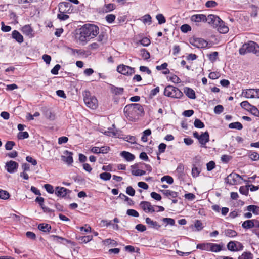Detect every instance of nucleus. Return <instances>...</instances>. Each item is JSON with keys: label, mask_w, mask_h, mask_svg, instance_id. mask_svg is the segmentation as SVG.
<instances>
[{"label": "nucleus", "mask_w": 259, "mask_h": 259, "mask_svg": "<svg viewBox=\"0 0 259 259\" xmlns=\"http://www.w3.org/2000/svg\"><path fill=\"white\" fill-rule=\"evenodd\" d=\"M143 107L137 103L127 105L124 108V113L126 118L130 121H136L143 113Z\"/></svg>", "instance_id": "nucleus-1"}, {"label": "nucleus", "mask_w": 259, "mask_h": 259, "mask_svg": "<svg viewBox=\"0 0 259 259\" xmlns=\"http://www.w3.org/2000/svg\"><path fill=\"white\" fill-rule=\"evenodd\" d=\"M81 28L89 39L95 38L99 33V27L94 24H85Z\"/></svg>", "instance_id": "nucleus-2"}, {"label": "nucleus", "mask_w": 259, "mask_h": 259, "mask_svg": "<svg viewBox=\"0 0 259 259\" xmlns=\"http://www.w3.org/2000/svg\"><path fill=\"white\" fill-rule=\"evenodd\" d=\"M83 100L85 104L89 108L95 109L98 107V101L95 96H92L89 91L83 93Z\"/></svg>", "instance_id": "nucleus-3"}, {"label": "nucleus", "mask_w": 259, "mask_h": 259, "mask_svg": "<svg viewBox=\"0 0 259 259\" xmlns=\"http://www.w3.org/2000/svg\"><path fill=\"white\" fill-rule=\"evenodd\" d=\"M164 94L173 98H181L183 95V93L178 88L172 85L167 86L165 88Z\"/></svg>", "instance_id": "nucleus-4"}, {"label": "nucleus", "mask_w": 259, "mask_h": 259, "mask_svg": "<svg viewBox=\"0 0 259 259\" xmlns=\"http://www.w3.org/2000/svg\"><path fill=\"white\" fill-rule=\"evenodd\" d=\"M193 136L197 139L199 142L202 147H205V145L209 141V135L207 132L202 133L200 135L197 132H195L193 134Z\"/></svg>", "instance_id": "nucleus-5"}, {"label": "nucleus", "mask_w": 259, "mask_h": 259, "mask_svg": "<svg viewBox=\"0 0 259 259\" xmlns=\"http://www.w3.org/2000/svg\"><path fill=\"white\" fill-rule=\"evenodd\" d=\"M242 95L246 98H259V89L243 90Z\"/></svg>", "instance_id": "nucleus-6"}, {"label": "nucleus", "mask_w": 259, "mask_h": 259, "mask_svg": "<svg viewBox=\"0 0 259 259\" xmlns=\"http://www.w3.org/2000/svg\"><path fill=\"white\" fill-rule=\"evenodd\" d=\"M242 178L236 173H231L227 176L226 182L230 185H238L241 183Z\"/></svg>", "instance_id": "nucleus-7"}, {"label": "nucleus", "mask_w": 259, "mask_h": 259, "mask_svg": "<svg viewBox=\"0 0 259 259\" xmlns=\"http://www.w3.org/2000/svg\"><path fill=\"white\" fill-rule=\"evenodd\" d=\"M117 71L125 75H131L135 73V69L123 64L119 65L117 67Z\"/></svg>", "instance_id": "nucleus-8"}, {"label": "nucleus", "mask_w": 259, "mask_h": 259, "mask_svg": "<svg viewBox=\"0 0 259 259\" xmlns=\"http://www.w3.org/2000/svg\"><path fill=\"white\" fill-rule=\"evenodd\" d=\"M227 247L229 250L234 252L242 250L244 247L241 243L233 241H230L228 243Z\"/></svg>", "instance_id": "nucleus-9"}, {"label": "nucleus", "mask_w": 259, "mask_h": 259, "mask_svg": "<svg viewBox=\"0 0 259 259\" xmlns=\"http://www.w3.org/2000/svg\"><path fill=\"white\" fill-rule=\"evenodd\" d=\"M190 42L193 46L198 48H205L208 45L206 41L201 38H191L190 40Z\"/></svg>", "instance_id": "nucleus-10"}, {"label": "nucleus", "mask_w": 259, "mask_h": 259, "mask_svg": "<svg viewBox=\"0 0 259 259\" xmlns=\"http://www.w3.org/2000/svg\"><path fill=\"white\" fill-rule=\"evenodd\" d=\"M205 22H207L209 24L216 27L217 26L221 23V19L217 16L210 14L207 17H206V20Z\"/></svg>", "instance_id": "nucleus-11"}, {"label": "nucleus", "mask_w": 259, "mask_h": 259, "mask_svg": "<svg viewBox=\"0 0 259 259\" xmlns=\"http://www.w3.org/2000/svg\"><path fill=\"white\" fill-rule=\"evenodd\" d=\"M140 205L142 209L146 212H154V205H152L151 203L148 201H142Z\"/></svg>", "instance_id": "nucleus-12"}, {"label": "nucleus", "mask_w": 259, "mask_h": 259, "mask_svg": "<svg viewBox=\"0 0 259 259\" xmlns=\"http://www.w3.org/2000/svg\"><path fill=\"white\" fill-rule=\"evenodd\" d=\"M5 167L8 172L14 173L17 171L18 167V163L11 160L6 163Z\"/></svg>", "instance_id": "nucleus-13"}, {"label": "nucleus", "mask_w": 259, "mask_h": 259, "mask_svg": "<svg viewBox=\"0 0 259 259\" xmlns=\"http://www.w3.org/2000/svg\"><path fill=\"white\" fill-rule=\"evenodd\" d=\"M64 154V155L61 156V159L68 165H71L73 162L72 153L66 150Z\"/></svg>", "instance_id": "nucleus-14"}, {"label": "nucleus", "mask_w": 259, "mask_h": 259, "mask_svg": "<svg viewBox=\"0 0 259 259\" xmlns=\"http://www.w3.org/2000/svg\"><path fill=\"white\" fill-rule=\"evenodd\" d=\"M83 33L84 32L81 28H80L79 34L76 36L77 42L81 45H85L90 40L87 35Z\"/></svg>", "instance_id": "nucleus-15"}, {"label": "nucleus", "mask_w": 259, "mask_h": 259, "mask_svg": "<svg viewBox=\"0 0 259 259\" xmlns=\"http://www.w3.org/2000/svg\"><path fill=\"white\" fill-rule=\"evenodd\" d=\"M70 191L64 187H57L56 188L55 194L58 197H65Z\"/></svg>", "instance_id": "nucleus-16"}, {"label": "nucleus", "mask_w": 259, "mask_h": 259, "mask_svg": "<svg viewBox=\"0 0 259 259\" xmlns=\"http://www.w3.org/2000/svg\"><path fill=\"white\" fill-rule=\"evenodd\" d=\"M191 21L196 23L205 22L206 20V16L204 14H195L191 17Z\"/></svg>", "instance_id": "nucleus-17"}, {"label": "nucleus", "mask_w": 259, "mask_h": 259, "mask_svg": "<svg viewBox=\"0 0 259 259\" xmlns=\"http://www.w3.org/2000/svg\"><path fill=\"white\" fill-rule=\"evenodd\" d=\"M247 46L248 49V53H253L254 54H256L257 49L259 48V46L257 45L256 43L254 41H249L248 43H247Z\"/></svg>", "instance_id": "nucleus-18"}, {"label": "nucleus", "mask_w": 259, "mask_h": 259, "mask_svg": "<svg viewBox=\"0 0 259 259\" xmlns=\"http://www.w3.org/2000/svg\"><path fill=\"white\" fill-rule=\"evenodd\" d=\"M145 221L146 224H148L150 228L158 230L161 227V225H159L157 222L152 220L149 218H147L145 220Z\"/></svg>", "instance_id": "nucleus-19"}, {"label": "nucleus", "mask_w": 259, "mask_h": 259, "mask_svg": "<svg viewBox=\"0 0 259 259\" xmlns=\"http://www.w3.org/2000/svg\"><path fill=\"white\" fill-rule=\"evenodd\" d=\"M115 9V5L114 4L110 3L105 4L100 10V12L103 13H108L114 10Z\"/></svg>", "instance_id": "nucleus-20"}, {"label": "nucleus", "mask_w": 259, "mask_h": 259, "mask_svg": "<svg viewBox=\"0 0 259 259\" xmlns=\"http://www.w3.org/2000/svg\"><path fill=\"white\" fill-rule=\"evenodd\" d=\"M184 92L190 99H195L196 98L195 92L193 89L186 87L184 89Z\"/></svg>", "instance_id": "nucleus-21"}, {"label": "nucleus", "mask_w": 259, "mask_h": 259, "mask_svg": "<svg viewBox=\"0 0 259 259\" xmlns=\"http://www.w3.org/2000/svg\"><path fill=\"white\" fill-rule=\"evenodd\" d=\"M120 155L127 161H133L135 158V156L133 154L127 151H122Z\"/></svg>", "instance_id": "nucleus-22"}, {"label": "nucleus", "mask_w": 259, "mask_h": 259, "mask_svg": "<svg viewBox=\"0 0 259 259\" xmlns=\"http://www.w3.org/2000/svg\"><path fill=\"white\" fill-rule=\"evenodd\" d=\"M12 36L19 43H22L23 41V36L17 30H14L12 32Z\"/></svg>", "instance_id": "nucleus-23"}, {"label": "nucleus", "mask_w": 259, "mask_h": 259, "mask_svg": "<svg viewBox=\"0 0 259 259\" xmlns=\"http://www.w3.org/2000/svg\"><path fill=\"white\" fill-rule=\"evenodd\" d=\"M160 192H161L163 194H164L166 197H171L172 198H176L178 196V193L171 191L169 190H160Z\"/></svg>", "instance_id": "nucleus-24"}, {"label": "nucleus", "mask_w": 259, "mask_h": 259, "mask_svg": "<svg viewBox=\"0 0 259 259\" xmlns=\"http://www.w3.org/2000/svg\"><path fill=\"white\" fill-rule=\"evenodd\" d=\"M216 27H218V31L221 33H226L229 31L228 27L225 25L222 20L221 23H220L219 25L217 26Z\"/></svg>", "instance_id": "nucleus-25"}, {"label": "nucleus", "mask_w": 259, "mask_h": 259, "mask_svg": "<svg viewBox=\"0 0 259 259\" xmlns=\"http://www.w3.org/2000/svg\"><path fill=\"white\" fill-rule=\"evenodd\" d=\"M223 246L220 244L210 243V250L211 252H218L222 250Z\"/></svg>", "instance_id": "nucleus-26"}, {"label": "nucleus", "mask_w": 259, "mask_h": 259, "mask_svg": "<svg viewBox=\"0 0 259 259\" xmlns=\"http://www.w3.org/2000/svg\"><path fill=\"white\" fill-rule=\"evenodd\" d=\"M132 171L131 172L133 175L136 176H140L144 175L146 173L145 171L139 169H136L135 167V166H132Z\"/></svg>", "instance_id": "nucleus-27"}, {"label": "nucleus", "mask_w": 259, "mask_h": 259, "mask_svg": "<svg viewBox=\"0 0 259 259\" xmlns=\"http://www.w3.org/2000/svg\"><path fill=\"white\" fill-rule=\"evenodd\" d=\"M44 114L45 117L50 120H54L55 118V114L49 109H47L46 111H45L44 112Z\"/></svg>", "instance_id": "nucleus-28"}, {"label": "nucleus", "mask_w": 259, "mask_h": 259, "mask_svg": "<svg viewBox=\"0 0 259 259\" xmlns=\"http://www.w3.org/2000/svg\"><path fill=\"white\" fill-rule=\"evenodd\" d=\"M38 228L44 232H48L50 231L51 227L48 224L42 223L38 225Z\"/></svg>", "instance_id": "nucleus-29"}, {"label": "nucleus", "mask_w": 259, "mask_h": 259, "mask_svg": "<svg viewBox=\"0 0 259 259\" xmlns=\"http://www.w3.org/2000/svg\"><path fill=\"white\" fill-rule=\"evenodd\" d=\"M210 243H200L197 245L196 248L202 250L209 251Z\"/></svg>", "instance_id": "nucleus-30"}, {"label": "nucleus", "mask_w": 259, "mask_h": 259, "mask_svg": "<svg viewBox=\"0 0 259 259\" xmlns=\"http://www.w3.org/2000/svg\"><path fill=\"white\" fill-rule=\"evenodd\" d=\"M21 30L26 35L31 36L32 35V29L29 25H25L22 28Z\"/></svg>", "instance_id": "nucleus-31"}, {"label": "nucleus", "mask_w": 259, "mask_h": 259, "mask_svg": "<svg viewBox=\"0 0 259 259\" xmlns=\"http://www.w3.org/2000/svg\"><path fill=\"white\" fill-rule=\"evenodd\" d=\"M93 239V236L91 235H88L84 236H79L77 237L78 240L81 243H87Z\"/></svg>", "instance_id": "nucleus-32"}, {"label": "nucleus", "mask_w": 259, "mask_h": 259, "mask_svg": "<svg viewBox=\"0 0 259 259\" xmlns=\"http://www.w3.org/2000/svg\"><path fill=\"white\" fill-rule=\"evenodd\" d=\"M224 235L228 237H234L237 235V233L232 229H226L224 231Z\"/></svg>", "instance_id": "nucleus-33"}, {"label": "nucleus", "mask_w": 259, "mask_h": 259, "mask_svg": "<svg viewBox=\"0 0 259 259\" xmlns=\"http://www.w3.org/2000/svg\"><path fill=\"white\" fill-rule=\"evenodd\" d=\"M151 134V131L150 129L145 130L143 132V135L141 137V140L143 142H146L148 141V137Z\"/></svg>", "instance_id": "nucleus-34"}, {"label": "nucleus", "mask_w": 259, "mask_h": 259, "mask_svg": "<svg viewBox=\"0 0 259 259\" xmlns=\"http://www.w3.org/2000/svg\"><path fill=\"white\" fill-rule=\"evenodd\" d=\"M229 127L231 129H237L240 130L242 129V124L239 122H235L231 123L229 124Z\"/></svg>", "instance_id": "nucleus-35"}, {"label": "nucleus", "mask_w": 259, "mask_h": 259, "mask_svg": "<svg viewBox=\"0 0 259 259\" xmlns=\"http://www.w3.org/2000/svg\"><path fill=\"white\" fill-rule=\"evenodd\" d=\"M253 223L252 220H246L242 223V227L246 229H250L254 227Z\"/></svg>", "instance_id": "nucleus-36"}, {"label": "nucleus", "mask_w": 259, "mask_h": 259, "mask_svg": "<svg viewBox=\"0 0 259 259\" xmlns=\"http://www.w3.org/2000/svg\"><path fill=\"white\" fill-rule=\"evenodd\" d=\"M70 4L68 2H64L59 4V9L60 12H65L66 9L70 7Z\"/></svg>", "instance_id": "nucleus-37"}, {"label": "nucleus", "mask_w": 259, "mask_h": 259, "mask_svg": "<svg viewBox=\"0 0 259 259\" xmlns=\"http://www.w3.org/2000/svg\"><path fill=\"white\" fill-rule=\"evenodd\" d=\"M253 254L250 252H244L241 255L239 256L238 259H253Z\"/></svg>", "instance_id": "nucleus-38"}, {"label": "nucleus", "mask_w": 259, "mask_h": 259, "mask_svg": "<svg viewBox=\"0 0 259 259\" xmlns=\"http://www.w3.org/2000/svg\"><path fill=\"white\" fill-rule=\"evenodd\" d=\"M247 210L252 211L254 214L259 215V207L255 205H249Z\"/></svg>", "instance_id": "nucleus-39"}, {"label": "nucleus", "mask_w": 259, "mask_h": 259, "mask_svg": "<svg viewBox=\"0 0 259 259\" xmlns=\"http://www.w3.org/2000/svg\"><path fill=\"white\" fill-rule=\"evenodd\" d=\"M103 243L105 245H111L112 246H116L117 245V243L116 241L111 239H107L103 241Z\"/></svg>", "instance_id": "nucleus-40"}, {"label": "nucleus", "mask_w": 259, "mask_h": 259, "mask_svg": "<svg viewBox=\"0 0 259 259\" xmlns=\"http://www.w3.org/2000/svg\"><path fill=\"white\" fill-rule=\"evenodd\" d=\"M111 92L115 95L121 94L123 92V88L113 86L111 88Z\"/></svg>", "instance_id": "nucleus-41"}, {"label": "nucleus", "mask_w": 259, "mask_h": 259, "mask_svg": "<svg viewBox=\"0 0 259 259\" xmlns=\"http://www.w3.org/2000/svg\"><path fill=\"white\" fill-rule=\"evenodd\" d=\"M162 221L163 222L166 224L165 226H167V225L174 226L175 225V220L171 218H164L162 219Z\"/></svg>", "instance_id": "nucleus-42"}, {"label": "nucleus", "mask_w": 259, "mask_h": 259, "mask_svg": "<svg viewBox=\"0 0 259 259\" xmlns=\"http://www.w3.org/2000/svg\"><path fill=\"white\" fill-rule=\"evenodd\" d=\"M249 157L253 161L259 160V154L256 152L251 151L249 154Z\"/></svg>", "instance_id": "nucleus-43"}, {"label": "nucleus", "mask_w": 259, "mask_h": 259, "mask_svg": "<svg viewBox=\"0 0 259 259\" xmlns=\"http://www.w3.org/2000/svg\"><path fill=\"white\" fill-rule=\"evenodd\" d=\"M156 18L158 22V24H164L166 22V19L162 14H158L156 15Z\"/></svg>", "instance_id": "nucleus-44"}, {"label": "nucleus", "mask_w": 259, "mask_h": 259, "mask_svg": "<svg viewBox=\"0 0 259 259\" xmlns=\"http://www.w3.org/2000/svg\"><path fill=\"white\" fill-rule=\"evenodd\" d=\"M161 181L162 182L165 181L168 184H171L174 182V180L171 176H165L161 178Z\"/></svg>", "instance_id": "nucleus-45"}, {"label": "nucleus", "mask_w": 259, "mask_h": 259, "mask_svg": "<svg viewBox=\"0 0 259 259\" xmlns=\"http://www.w3.org/2000/svg\"><path fill=\"white\" fill-rule=\"evenodd\" d=\"M140 53L142 57L145 60L149 59L150 57V53L145 49H141Z\"/></svg>", "instance_id": "nucleus-46"}, {"label": "nucleus", "mask_w": 259, "mask_h": 259, "mask_svg": "<svg viewBox=\"0 0 259 259\" xmlns=\"http://www.w3.org/2000/svg\"><path fill=\"white\" fill-rule=\"evenodd\" d=\"M121 199H124L130 205H133L134 202L132 199L122 193H120L118 196Z\"/></svg>", "instance_id": "nucleus-47"}, {"label": "nucleus", "mask_w": 259, "mask_h": 259, "mask_svg": "<svg viewBox=\"0 0 259 259\" xmlns=\"http://www.w3.org/2000/svg\"><path fill=\"white\" fill-rule=\"evenodd\" d=\"M151 19L152 18L150 15L146 14L142 17V21L144 24L148 23L150 24L152 22Z\"/></svg>", "instance_id": "nucleus-48"}, {"label": "nucleus", "mask_w": 259, "mask_h": 259, "mask_svg": "<svg viewBox=\"0 0 259 259\" xmlns=\"http://www.w3.org/2000/svg\"><path fill=\"white\" fill-rule=\"evenodd\" d=\"M100 178L104 181H108L111 179V175L108 172H103L100 174Z\"/></svg>", "instance_id": "nucleus-49"}, {"label": "nucleus", "mask_w": 259, "mask_h": 259, "mask_svg": "<svg viewBox=\"0 0 259 259\" xmlns=\"http://www.w3.org/2000/svg\"><path fill=\"white\" fill-rule=\"evenodd\" d=\"M240 106L243 108L249 111L252 105L250 104V103L247 101H244L240 103Z\"/></svg>", "instance_id": "nucleus-50"}, {"label": "nucleus", "mask_w": 259, "mask_h": 259, "mask_svg": "<svg viewBox=\"0 0 259 259\" xmlns=\"http://www.w3.org/2000/svg\"><path fill=\"white\" fill-rule=\"evenodd\" d=\"M218 53L217 52H213L211 54L208 55L209 59L212 62H213L215 61L218 58Z\"/></svg>", "instance_id": "nucleus-51"}, {"label": "nucleus", "mask_w": 259, "mask_h": 259, "mask_svg": "<svg viewBox=\"0 0 259 259\" xmlns=\"http://www.w3.org/2000/svg\"><path fill=\"white\" fill-rule=\"evenodd\" d=\"M17 137L19 139H24L29 137L27 132H20L18 134Z\"/></svg>", "instance_id": "nucleus-52"}, {"label": "nucleus", "mask_w": 259, "mask_h": 259, "mask_svg": "<svg viewBox=\"0 0 259 259\" xmlns=\"http://www.w3.org/2000/svg\"><path fill=\"white\" fill-rule=\"evenodd\" d=\"M116 16L114 14H108L106 17L105 19L107 21V22L109 23H112L113 22L115 19Z\"/></svg>", "instance_id": "nucleus-53"}, {"label": "nucleus", "mask_w": 259, "mask_h": 259, "mask_svg": "<svg viewBox=\"0 0 259 259\" xmlns=\"http://www.w3.org/2000/svg\"><path fill=\"white\" fill-rule=\"evenodd\" d=\"M194 125L195 127L199 128H202L204 127V123L199 119H196Z\"/></svg>", "instance_id": "nucleus-54"}, {"label": "nucleus", "mask_w": 259, "mask_h": 259, "mask_svg": "<svg viewBox=\"0 0 259 259\" xmlns=\"http://www.w3.org/2000/svg\"><path fill=\"white\" fill-rule=\"evenodd\" d=\"M79 229L81 232H82L83 234L91 232V228L88 225H85L84 227H80Z\"/></svg>", "instance_id": "nucleus-55"}, {"label": "nucleus", "mask_w": 259, "mask_h": 259, "mask_svg": "<svg viewBox=\"0 0 259 259\" xmlns=\"http://www.w3.org/2000/svg\"><path fill=\"white\" fill-rule=\"evenodd\" d=\"M180 29L182 32L186 33L191 30V27L188 24H183L181 26Z\"/></svg>", "instance_id": "nucleus-56"}, {"label": "nucleus", "mask_w": 259, "mask_h": 259, "mask_svg": "<svg viewBox=\"0 0 259 259\" xmlns=\"http://www.w3.org/2000/svg\"><path fill=\"white\" fill-rule=\"evenodd\" d=\"M9 196V193L7 191L5 190L0 191V198L6 200L8 199Z\"/></svg>", "instance_id": "nucleus-57"}, {"label": "nucleus", "mask_w": 259, "mask_h": 259, "mask_svg": "<svg viewBox=\"0 0 259 259\" xmlns=\"http://www.w3.org/2000/svg\"><path fill=\"white\" fill-rule=\"evenodd\" d=\"M169 79L175 83H180L181 82L180 78L175 74L171 75Z\"/></svg>", "instance_id": "nucleus-58"}, {"label": "nucleus", "mask_w": 259, "mask_h": 259, "mask_svg": "<svg viewBox=\"0 0 259 259\" xmlns=\"http://www.w3.org/2000/svg\"><path fill=\"white\" fill-rule=\"evenodd\" d=\"M200 171V169L194 166L192 169V175L193 177H197L199 176Z\"/></svg>", "instance_id": "nucleus-59"}, {"label": "nucleus", "mask_w": 259, "mask_h": 259, "mask_svg": "<svg viewBox=\"0 0 259 259\" xmlns=\"http://www.w3.org/2000/svg\"><path fill=\"white\" fill-rule=\"evenodd\" d=\"M126 213L127 215L130 216H132L134 217H138L139 216V213L134 209H128L127 210Z\"/></svg>", "instance_id": "nucleus-60"}, {"label": "nucleus", "mask_w": 259, "mask_h": 259, "mask_svg": "<svg viewBox=\"0 0 259 259\" xmlns=\"http://www.w3.org/2000/svg\"><path fill=\"white\" fill-rule=\"evenodd\" d=\"M248 49L246 44H244L242 45V47L239 49V54L241 55H244L248 52Z\"/></svg>", "instance_id": "nucleus-61"}, {"label": "nucleus", "mask_w": 259, "mask_h": 259, "mask_svg": "<svg viewBox=\"0 0 259 259\" xmlns=\"http://www.w3.org/2000/svg\"><path fill=\"white\" fill-rule=\"evenodd\" d=\"M44 188H45L46 190L50 194H53L54 192V188L53 187L49 184H47L44 185Z\"/></svg>", "instance_id": "nucleus-62"}, {"label": "nucleus", "mask_w": 259, "mask_h": 259, "mask_svg": "<svg viewBox=\"0 0 259 259\" xmlns=\"http://www.w3.org/2000/svg\"><path fill=\"white\" fill-rule=\"evenodd\" d=\"M249 111L254 116L259 117V110L256 107L252 106Z\"/></svg>", "instance_id": "nucleus-63"}, {"label": "nucleus", "mask_w": 259, "mask_h": 259, "mask_svg": "<svg viewBox=\"0 0 259 259\" xmlns=\"http://www.w3.org/2000/svg\"><path fill=\"white\" fill-rule=\"evenodd\" d=\"M140 43L143 46H148L150 44V40L149 38L144 37L140 41Z\"/></svg>", "instance_id": "nucleus-64"}]
</instances>
